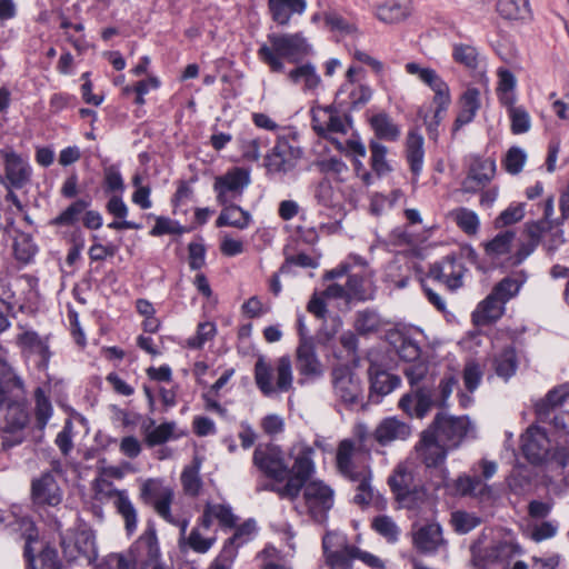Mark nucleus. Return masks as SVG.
Returning a JSON list of instances; mask_svg holds the SVG:
<instances>
[{
  "instance_id": "nucleus-51",
  "label": "nucleus",
  "mask_w": 569,
  "mask_h": 569,
  "mask_svg": "<svg viewBox=\"0 0 569 569\" xmlns=\"http://www.w3.org/2000/svg\"><path fill=\"white\" fill-rule=\"evenodd\" d=\"M381 325L377 312L372 310L359 311L355 320V329L360 335H368L379 330Z\"/></svg>"
},
{
  "instance_id": "nucleus-49",
  "label": "nucleus",
  "mask_w": 569,
  "mask_h": 569,
  "mask_svg": "<svg viewBox=\"0 0 569 569\" xmlns=\"http://www.w3.org/2000/svg\"><path fill=\"white\" fill-rule=\"evenodd\" d=\"M13 252L17 260L29 263L37 253V246L27 233H21L14 239Z\"/></svg>"
},
{
  "instance_id": "nucleus-14",
  "label": "nucleus",
  "mask_w": 569,
  "mask_h": 569,
  "mask_svg": "<svg viewBox=\"0 0 569 569\" xmlns=\"http://www.w3.org/2000/svg\"><path fill=\"white\" fill-rule=\"evenodd\" d=\"M30 498L37 507H57L62 502L63 490L54 475L46 471L31 480Z\"/></svg>"
},
{
  "instance_id": "nucleus-50",
  "label": "nucleus",
  "mask_w": 569,
  "mask_h": 569,
  "mask_svg": "<svg viewBox=\"0 0 569 569\" xmlns=\"http://www.w3.org/2000/svg\"><path fill=\"white\" fill-rule=\"evenodd\" d=\"M397 501L402 508L419 509L427 499V491L422 487L413 486L406 491L398 493Z\"/></svg>"
},
{
  "instance_id": "nucleus-32",
  "label": "nucleus",
  "mask_w": 569,
  "mask_h": 569,
  "mask_svg": "<svg viewBox=\"0 0 569 569\" xmlns=\"http://www.w3.org/2000/svg\"><path fill=\"white\" fill-rule=\"evenodd\" d=\"M306 8V0H269L272 19L280 26H287L292 14H301Z\"/></svg>"
},
{
  "instance_id": "nucleus-2",
  "label": "nucleus",
  "mask_w": 569,
  "mask_h": 569,
  "mask_svg": "<svg viewBox=\"0 0 569 569\" xmlns=\"http://www.w3.org/2000/svg\"><path fill=\"white\" fill-rule=\"evenodd\" d=\"M326 562L332 569H350L353 560H360L372 569H383L381 559L363 551L356 546L348 545L346 538L338 533H327L322 539Z\"/></svg>"
},
{
  "instance_id": "nucleus-27",
  "label": "nucleus",
  "mask_w": 569,
  "mask_h": 569,
  "mask_svg": "<svg viewBox=\"0 0 569 569\" xmlns=\"http://www.w3.org/2000/svg\"><path fill=\"white\" fill-rule=\"evenodd\" d=\"M481 107L480 91L477 88H467L459 98V113L452 127L455 134L463 126L470 123Z\"/></svg>"
},
{
  "instance_id": "nucleus-22",
  "label": "nucleus",
  "mask_w": 569,
  "mask_h": 569,
  "mask_svg": "<svg viewBox=\"0 0 569 569\" xmlns=\"http://www.w3.org/2000/svg\"><path fill=\"white\" fill-rule=\"evenodd\" d=\"M312 112V129L321 137L331 133H345L347 123L331 107H315Z\"/></svg>"
},
{
  "instance_id": "nucleus-36",
  "label": "nucleus",
  "mask_w": 569,
  "mask_h": 569,
  "mask_svg": "<svg viewBox=\"0 0 569 569\" xmlns=\"http://www.w3.org/2000/svg\"><path fill=\"white\" fill-rule=\"evenodd\" d=\"M154 426V420L150 419L148 425L142 426V431L144 435V440L149 447H154L167 442L170 439L177 438L174 435L176 431V422L169 421L163 422L157 427Z\"/></svg>"
},
{
  "instance_id": "nucleus-25",
  "label": "nucleus",
  "mask_w": 569,
  "mask_h": 569,
  "mask_svg": "<svg viewBox=\"0 0 569 569\" xmlns=\"http://www.w3.org/2000/svg\"><path fill=\"white\" fill-rule=\"evenodd\" d=\"M264 161L268 172L286 173L296 166L295 150L287 140H278L271 151L266 156Z\"/></svg>"
},
{
  "instance_id": "nucleus-5",
  "label": "nucleus",
  "mask_w": 569,
  "mask_h": 569,
  "mask_svg": "<svg viewBox=\"0 0 569 569\" xmlns=\"http://www.w3.org/2000/svg\"><path fill=\"white\" fill-rule=\"evenodd\" d=\"M139 499L169 523L178 525L179 520L171 513L174 490L160 478H148L140 485Z\"/></svg>"
},
{
  "instance_id": "nucleus-18",
  "label": "nucleus",
  "mask_w": 569,
  "mask_h": 569,
  "mask_svg": "<svg viewBox=\"0 0 569 569\" xmlns=\"http://www.w3.org/2000/svg\"><path fill=\"white\" fill-rule=\"evenodd\" d=\"M413 547L421 553L433 555L447 546L442 528L437 522L426 523L412 531Z\"/></svg>"
},
{
  "instance_id": "nucleus-39",
  "label": "nucleus",
  "mask_w": 569,
  "mask_h": 569,
  "mask_svg": "<svg viewBox=\"0 0 569 569\" xmlns=\"http://www.w3.org/2000/svg\"><path fill=\"white\" fill-rule=\"evenodd\" d=\"M495 162L486 160L475 164L469 172V176L463 184L466 191L475 190L477 187L486 184L491 180L495 173Z\"/></svg>"
},
{
  "instance_id": "nucleus-45",
  "label": "nucleus",
  "mask_w": 569,
  "mask_h": 569,
  "mask_svg": "<svg viewBox=\"0 0 569 569\" xmlns=\"http://www.w3.org/2000/svg\"><path fill=\"white\" fill-rule=\"evenodd\" d=\"M508 110L510 119V130L513 134H522L530 130L531 118L528 111L521 106L507 104L505 106Z\"/></svg>"
},
{
  "instance_id": "nucleus-17",
  "label": "nucleus",
  "mask_w": 569,
  "mask_h": 569,
  "mask_svg": "<svg viewBox=\"0 0 569 569\" xmlns=\"http://www.w3.org/2000/svg\"><path fill=\"white\" fill-rule=\"evenodd\" d=\"M521 450L531 463H541L550 453V441L541 428L529 427L521 436Z\"/></svg>"
},
{
  "instance_id": "nucleus-40",
  "label": "nucleus",
  "mask_w": 569,
  "mask_h": 569,
  "mask_svg": "<svg viewBox=\"0 0 569 569\" xmlns=\"http://www.w3.org/2000/svg\"><path fill=\"white\" fill-rule=\"evenodd\" d=\"M347 289L350 299L369 300L373 298L371 279L363 274L353 273L348 277Z\"/></svg>"
},
{
  "instance_id": "nucleus-20",
  "label": "nucleus",
  "mask_w": 569,
  "mask_h": 569,
  "mask_svg": "<svg viewBox=\"0 0 569 569\" xmlns=\"http://www.w3.org/2000/svg\"><path fill=\"white\" fill-rule=\"evenodd\" d=\"M138 565L147 567L149 562L160 559L157 530L153 525H148L143 533L132 543L129 549Z\"/></svg>"
},
{
  "instance_id": "nucleus-19",
  "label": "nucleus",
  "mask_w": 569,
  "mask_h": 569,
  "mask_svg": "<svg viewBox=\"0 0 569 569\" xmlns=\"http://www.w3.org/2000/svg\"><path fill=\"white\" fill-rule=\"evenodd\" d=\"M463 267L452 256H447L440 262L432 264L428 278L446 284L455 290L462 286Z\"/></svg>"
},
{
  "instance_id": "nucleus-56",
  "label": "nucleus",
  "mask_w": 569,
  "mask_h": 569,
  "mask_svg": "<svg viewBox=\"0 0 569 569\" xmlns=\"http://www.w3.org/2000/svg\"><path fill=\"white\" fill-rule=\"evenodd\" d=\"M388 483L397 497L398 493L406 491L412 486V475L405 466H398L389 477Z\"/></svg>"
},
{
  "instance_id": "nucleus-58",
  "label": "nucleus",
  "mask_w": 569,
  "mask_h": 569,
  "mask_svg": "<svg viewBox=\"0 0 569 569\" xmlns=\"http://www.w3.org/2000/svg\"><path fill=\"white\" fill-rule=\"evenodd\" d=\"M373 529L388 541L395 542L399 536V528L389 516H378L372 521Z\"/></svg>"
},
{
  "instance_id": "nucleus-11",
  "label": "nucleus",
  "mask_w": 569,
  "mask_h": 569,
  "mask_svg": "<svg viewBox=\"0 0 569 569\" xmlns=\"http://www.w3.org/2000/svg\"><path fill=\"white\" fill-rule=\"evenodd\" d=\"M301 490L307 513L322 523L333 506V490L320 480L306 482Z\"/></svg>"
},
{
  "instance_id": "nucleus-3",
  "label": "nucleus",
  "mask_w": 569,
  "mask_h": 569,
  "mask_svg": "<svg viewBox=\"0 0 569 569\" xmlns=\"http://www.w3.org/2000/svg\"><path fill=\"white\" fill-rule=\"evenodd\" d=\"M254 382L266 397L291 390L293 372L290 357H279L273 366L268 363L263 357H259L254 365Z\"/></svg>"
},
{
  "instance_id": "nucleus-30",
  "label": "nucleus",
  "mask_w": 569,
  "mask_h": 569,
  "mask_svg": "<svg viewBox=\"0 0 569 569\" xmlns=\"http://www.w3.org/2000/svg\"><path fill=\"white\" fill-rule=\"evenodd\" d=\"M490 368L493 372L503 380H509L515 376L518 369V356L512 346H507L503 349L495 352L489 359Z\"/></svg>"
},
{
  "instance_id": "nucleus-38",
  "label": "nucleus",
  "mask_w": 569,
  "mask_h": 569,
  "mask_svg": "<svg viewBox=\"0 0 569 569\" xmlns=\"http://www.w3.org/2000/svg\"><path fill=\"white\" fill-rule=\"evenodd\" d=\"M527 280V273L521 270L515 276L500 280L492 289V293L503 303L516 297Z\"/></svg>"
},
{
  "instance_id": "nucleus-12",
  "label": "nucleus",
  "mask_w": 569,
  "mask_h": 569,
  "mask_svg": "<svg viewBox=\"0 0 569 569\" xmlns=\"http://www.w3.org/2000/svg\"><path fill=\"white\" fill-rule=\"evenodd\" d=\"M253 465L267 477L282 482L291 475L283 452L278 446L257 447L253 452Z\"/></svg>"
},
{
  "instance_id": "nucleus-62",
  "label": "nucleus",
  "mask_w": 569,
  "mask_h": 569,
  "mask_svg": "<svg viewBox=\"0 0 569 569\" xmlns=\"http://www.w3.org/2000/svg\"><path fill=\"white\" fill-rule=\"evenodd\" d=\"M209 508V512L212 515L213 519L219 522L220 526L232 528L237 522V517L232 513V510L229 506L221 503H207Z\"/></svg>"
},
{
  "instance_id": "nucleus-15",
  "label": "nucleus",
  "mask_w": 569,
  "mask_h": 569,
  "mask_svg": "<svg viewBox=\"0 0 569 569\" xmlns=\"http://www.w3.org/2000/svg\"><path fill=\"white\" fill-rule=\"evenodd\" d=\"M399 408L411 418H423L435 406V395L430 387L421 386L405 393Z\"/></svg>"
},
{
  "instance_id": "nucleus-4",
  "label": "nucleus",
  "mask_w": 569,
  "mask_h": 569,
  "mask_svg": "<svg viewBox=\"0 0 569 569\" xmlns=\"http://www.w3.org/2000/svg\"><path fill=\"white\" fill-rule=\"evenodd\" d=\"M290 455L295 456V462L291 475L288 477L286 483L273 485L272 490L283 499L295 500L298 498L303 485L315 471V463L312 457L315 450L312 447L305 442H298L292 446Z\"/></svg>"
},
{
  "instance_id": "nucleus-21",
  "label": "nucleus",
  "mask_w": 569,
  "mask_h": 569,
  "mask_svg": "<svg viewBox=\"0 0 569 569\" xmlns=\"http://www.w3.org/2000/svg\"><path fill=\"white\" fill-rule=\"evenodd\" d=\"M1 156L4 161V180L13 188H23L31 177V168L28 162L12 149L2 150Z\"/></svg>"
},
{
  "instance_id": "nucleus-13",
  "label": "nucleus",
  "mask_w": 569,
  "mask_h": 569,
  "mask_svg": "<svg viewBox=\"0 0 569 569\" xmlns=\"http://www.w3.org/2000/svg\"><path fill=\"white\" fill-rule=\"evenodd\" d=\"M250 183V172L243 168H232L214 179L213 190L219 204H228L241 198Z\"/></svg>"
},
{
  "instance_id": "nucleus-57",
  "label": "nucleus",
  "mask_w": 569,
  "mask_h": 569,
  "mask_svg": "<svg viewBox=\"0 0 569 569\" xmlns=\"http://www.w3.org/2000/svg\"><path fill=\"white\" fill-rule=\"evenodd\" d=\"M216 542L214 536H207L201 528H193L187 538L188 546L198 553H206Z\"/></svg>"
},
{
  "instance_id": "nucleus-16",
  "label": "nucleus",
  "mask_w": 569,
  "mask_h": 569,
  "mask_svg": "<svg viewBox=\"0 0 569 569\" xmlns=\"http://www.w3.org/2000/svg\"><path fill=\"white\" fill-rule=\"evenodd\" d=\"M448 450L446 443L438 438L430 427L421 433L420 440L416 445L418 458L429 468L442 463Z\"/></svg>"
},
{
  "instance_id": "nucleus-29",
  "label": "nucleus",
  "mask_w": 569,
  "mask_h": 569,
  "mask_svg": "<svg viewBox=\"0 0 569 569\" xmlns=\"http://www.w3.org/2000/svg\"><path fill=\"white\" fill-rule=\"evenodd\" d=\"M297 369L306 377H319L322 375V365L316 353L312 341L299 343L296 350Z\"/></svg>"
},
{
  "instance_id": "nucleus-46",
  "label": "nucleus",
  "mask_w": 569,
  "mask_h": 569,
  "mask_svg": "<svg viewBox=\"0 0 569 569\" xmlns=\"http://www.w3.org/2000/svg\"><path fill=\"white\" fill-rule=\"evenodd\" d=\"M90 206V201L86 199H78L67 207L59 216L51 220L53 226H72L78 220L80 214Z\"/></svg>"
},
{
  "instance_id": "nucleus-31",
  "label": "nucleus",
  "mask_w": 569,
  "mask_h": 569,
  "mask_svg": "<svg viewBox=\"0 0 569 569\" xmlns=\"http://www.w3.org/2000/svg\"><path fill=\"white\" fill-rule=\"evenodd\" d=\"M505 311V303L492 292L483 299L472 312L477 326H486L498 320Z\"/></svg>"
},
{
  "instance_id": "nucleus-48",
  "label": "nucleus",
  "mask_w": 569,
  "mask_h": 569,
  "mask_svg": "<svg viewBox=\"0 0 569 569\" xmlns=\"http://www.w3.org/2000/svg\"><path fill=\"white\" fill-rule=\"evenodd\" d=\"M371 126L376 134L386 140H396L399 129L386 113H379L371 118Z\"/></svg>"
},
{
  "instance_id": "nucleus-28",
  "label": "nucleus",
  "mask_w": 569,
  "mask_h": 569,
  "mask_svg": "<svg viewBox=\"0 0 569 569\" xmlns=\"http://www.w3.org/2000/svg\"><path fill=\"white\" fill-rule=\"evenodd\" d=\"M23 553L28 569H62L57 549L49 545L42 546L36 553L34 548L26 543Z\"/></svg>"
},
{
  "instance_id": "nucleus-59",
  "label": "nucleus",
  "mask_w": 569,
  "mask_h": 569,
  "mask_svg": "<svg viewBox=\"0 0 569 569\" xmlns=\"http://www.w3.org/2000/svg\"><path fill=\"white\" fill-rule=\"evenodd\" d=\"M527 160V154L523 149L519 147H511L506 154L503 166L510 174H518Z\"/></svg>"
},
{
  "instance_id": "nucleus-33",
  "label": "nucleus",
  "mask_w": 569,
  "mask_h": 569,
  "mask_svg": "<svg viewBox=\"0 0 569 569\" xmlns=\"http://www.w3.org/2000/svg\"><path fill=\"white\" fill-rule=\"evenodd\" d=\"M370 380V392L371 397L377 395L378 397L390 393L400 383V379L393 376L376 365H371L368 370Z\"/></svg>"
},
{
  "instance_id": "nucleus-60",
  "label": "nucleus",
  "mask_w": 569,
  "mask_h": 569,
  "mask_svg": "<svg viewBox=\"0 0 569 569\" xmlns=\"http://www.w3.org/2000/svg\"><path fill=\"white\" fill-rule=\"evenodd\" d=\"M483 372L478 362L470 360L465 365L462 371V379L466 389L469 392H473L480 385L482 380Z\"/></svg>"
},
{
  "instance_id": "nucleus-6",
  "label": "nucleus",
  "mask_w": 569,
  "mask_h": 569,
  "mask_svg": "<svg viewBox=\"0 0 569 569\" xmlns=\"http://www.w3.org/2000/svg\"><path fill=\"white\" fill-rule=\"evenodd\" d=\"M369 459L370 450H362L361 445H357L353 440L343 439L338 443L336 467L339 473L350 481L362 479L371 471L368 466Z\"/></svg>"
},
{
  "instance_id": "nucleus-1",
  "label": "nucleus",
  "mask_w": 569,
  "mask_h": 569,
  "mask_svg": "<svg viewBox=\"0 0 569 569\" xmlns=\"http://www.w3.org/2000/svg\"><path fill=\"white\" fill-rule=\"evenodd\" d=\"M310 52V46L301 32L271 33L258 50L259 59L271 72H283L284 61L297 63Z\"/></svg>"
},
{
  "instance_id": "nucleus-44",
  "label": "nucleus",
  "mask_w": 569,
  "mask_h": 569,
  "mask_svg": "<svg viewBox=\"0 0 569 569\" xmlns=\"http://www.w3.org/2000/svg\"><path fill=\"white\" fill-rule=\"evenodd\" d=\"M498 87L497 93L499 101L502 106L513 104L516 102V78L512 72L507 69L498 70Z\"/></svg>"
},
{
  "instance_id": "nucleus-10",
  "label": "nucleus",
  "mask_w": 569,
  "mask_h": 569,
  "mask_svg": "<svg viewBox=\"0 0 569 569\" xmlns=\"http://www.w3.org/2000/svg\"><path fill=\"white\" fill-rule=\"evenodd\" d=\"M430 428L449 449L459 447L462 440L473 432V426L468 417H452L446 413H438Z\"/></svg>"
},
{
  "instance_id": "nucleus-55",
  "label": "nucleus",
  "mask_w": 569,
  "mask_h": 569,
  "mask_svg": "<svg viewBox=\"0 0 569 569\" xmlns=\"http://www.w3.org/2000/svg\"><path fill=\"white\" fill-rule=\"evenodd\" d=\"M36 399V420L38 427L43 429L48 423L52 415V406L49 398L46 396L44 391L41 388H37L34 391Z\"/></svg>"
},
{
  "instance_id": "nucleus-63",
  "label": "nucleus",
  "mask_w": 569,
  "mask_h": 569,
  "mask_svg": "<svg viewBox=\"0 0 569 569\" xmlns=\"http://www.w3.org/2000/svg\"><path fill=\"white\" fill-rule=\"evenodd\" d=\"M451 523L457 532L467 533L480 523V519L465 511H456L451 516Z\"/></svg>"
},
{
  "instance_id": "nucleus-24",
  "label": "nucleus",
  "mask_w": 569,
  "mask_h": 569,
  "mask_svg": "<svg viewBox=\"0 0 569 569\" xmlns=\"http://www.w3.org/2000/svg\"><path fill=\"white\" fill-rule=\"evenodd\" d=\"M411 427L396 417L382 419L373 431V439L382 447L405 441L411 436Z\"/></svg>"
},
{
  "instance_id": "nucleus-26",
  "label": "nucleus",
  "mask_w": 569,
  "mask_h": 569,
  "mask_svg": "<svg viewBox=\"0 0 569 569\" xmlns=\"http://www.w3.org/2000/svg\"><path fill=\"white\" fill-rule=\"evenodd\" d=\"M106 497L113 498V506L124 522L128 535H132L138 527V511L126 490L110 488Z\"/></svg>"
},
{
  "instance_id": "nucleus-35",
  "label": "nucleus",
  "mask_w": 569,
  "mask_h": 569,
  "mask_svg": "<svg viewBox=\"0 0 569 569\" xmlns=\"http://www.w3.org/2000/svg\"><path fill=\"white\" fill-rule=\"evenodd\" d=\"M106 209L109 214L116 218L114 221L110 222L108 227L113 230H126L132 229L138 230L141 228L139 223L126 220L129 209L122 200L121 196L113 194L107 202Z\"/></svg>"
},
{
  "instance_id": "nucleus-53",
  "label": "nucleus",
  "mask_w": 569,
  "mask_h": 569,
  "mask_svg": "<svg viewBox=\"0 0 569 569\" xmlns=\"http://www.w3.org/2000/svg\"><path fill=\"white\" fill-rule=\"evenodd\" d=\"M516 233L511 230H506L498 233L491 241L486 243V252L490 256H501L507 253L515 240Z\"/></svg>"
},
{
  "instance_id": "nucleus-54",
  "label": "nucleus",
  "mask_w": 569,
  "mask_h": 569,
  "mask_svg": "<svg viewBox=\"0 0 569 569\" xmlns=\"http://www.w3.org/2000/svg\"><path fill=\"white\" fill-rule=\"evenodd\" d=\"M408 9L399 3H386L377 9V18L386 23H397L407 18Z\"/></svg>"
},
{
  "instance_id": "nucleus-61",
  "label": "nucleus",
  "mask_w": 569,
  "mask_h": 569,
  "mask_svg": "<svg viewBox=\"0 0 569 569\" xmlns=\"http://www.w3.org/2000/svg\"><path fill=\"white\" fill-rule=\"evenodd\" d=\"M371 167L378 176H382L391 170L386 159L387 148L378 142L370 144Z\"/></svg>"
},
{
  "instance_id": "nucleus-34",
  "label": "nucleus",
  "mask_w": 569,
  "mask_h": 569,
  "mask_svg": "<svg viewBox=\"0 0 569 569\" xmlns=\"http://www.w3.org/2000/svg\"><path fill=\"white\" fill-rule=\"evenodd\" d=\"M221 206L223 207V209L221 210L218 219L216 220L217 227L229 226L236 229L243 230L251 223L252 217L249 211L243 210L241 207L237 204H233V202Z\"/></svg>"
},
{
  "instance_id": "nucleus-7",
  "label": "nucleus",
  "mask_w": 569,
  "mask_h": 569,
  "mask_svg": "<svg viewBox=\"0 0 569 569\" xmlns=\"http://www.w3.org/2000/svg\"><path fill=\"white\" fill-rule=\"evenodd\" d=\"M12 387L6 400V412L2 430L6 433L16 435L22 431L29 423V411L26 405L23 382L19 377L11 379Z\"/></svg>"
},
{
  "instance_id": "nucleus-47",
  "label": "nucleus",
  "mask_w": 569,
  "mask_h": 569,
  "mask_svg": "<svg viewBox=\"0 0 569 569\" xmlns=\"http://www.w3.org/2000/svg\"><path fill=\"white\" fill-rule=\"evenodd\" d=\"M456 488L463 496L483 497L489 493L488 486L479 477H459L456 481Z\"/></svg>"
},
{
  "instance_id": "nucleus-41",
  "label": "nucleus",
  "mask_w": 569,
  "mask_h": 569,
  "mask_svg": "<svg viewBox=\"0 0 569 569\" xmlns=\"http://www.w3.org/2000/svg\"><path fill=\"white\" fill-rule=\"evenodd\" d=\"M497 11L508 20L527 19L530 16L529 0H499Z\"/></svg>"
},
{
  "instance_id": "nucleus-8",
  "label": "nucleus",
  "mask_w": 569,
  "mask_h": 569,
  "mask_svg": "<svg viewBox=\"0 0 569 569\" xmlns=\"http://www.w3.org/2000/svg\"><path fill=\"white\" fill-rule=\"evenodd\" d=\"M405 69L409 74L417 76L421 82H423L435 92L433 103L437 104L436 118L438 119V123L443 119V114L451 103V96L448 84L442 80L436 70L421 67L417 62H408L405 66Z\"/></svg>"
},
{
  "instance_id": "nucleus-52",
  "label": "nucleus",
  "mask_w": 569,
  "mask_h": 569,
  "mask_svg": "<svg viewBox=\"0 0 569 569\" xmlns=\"http://www.w3.org/2000/svg\"><path fill=\"white\" fill-rule=\"evenodd\" d=\"M199 465L186 467L181 473V483L186 495L189 496H198L201 487L202 480L199 476Z\"/></svg>"
},
{
  "instance_id": "nucleus-64",
  "label": "nucleus",
  "mask_w": 569,
  "mask_h": 569,
  "mask_svg": "<svg viewBox=\"0 0 569 569\" xmlns=\"http://www.w3.org/2000/svg\"><path fill=\"white\" fill-rule=\"evenodd\" d=\"M525 217V204L517 203L509 206L503 210L495 221L496 227L502 228L520 221Z\"/></svg>"
},
{
  "instance_id": "nucleus-23",
  "label": "nucleus",
  "mask_w": 569,
  "mask_h": 569,
  "mask_svg": "<svg viewBox=\"0 0 569 569\" xmlns=\"http://www.w3.org/2000/svg\"><path fill=\"white\" fill-rule=\"evenodd\" d=\"M60 545L63 552L71 559L84 556L90 560L96 555L94 535L89 529H78L70 539L61 536Z\"/></svg>"
},
{
  "instance_id": "nucleus-37",
  "label": "nucleus",
  "mask_w": 569,
  "mask_h": 569,
  "mask_svg": "<svg viewBox=\"0 0 569 569\" xmlns=\"http://www.w3.org/2000/svg\"><path fill=\"white\" fill-rule=\"evenodd\" d=\"M569 399V383H563L550 390L536 406V412L540 418H546L551 410L561 407Z\"/></svg>"
},
{
  "instance_id": "nucleus-43",
  "label": "nucleus",
  "mask_w": 569,
  "mask_h": 569,
  "mask_svg": "<svg viewBox=\"0 0 569 569\" xmlns=\"http://www.w3.org/2000/svg\"><path fill=\"white\" fill-rule=\"evenodd\" d=\"M447 218L453 221L463 232L475 234L479 228L477 213L467 208H457L447 213Z\"/></svg>"
},
{
  "instance_id": "nucleus-9",
  "label": "nucleus",
  "mask_w": 569,
  "mask_h": 569,
  "mask_svg": "<svg viewBox=\"0 0 569 569\" xmlns=\"http://www.w3.org/2000/svg\"><path fill=\"white\" fill-rule=\"evenodd\" d=\"M332 389L336 398L345 406L361 403L363 386L360 378L347 366H337L331 371Z\"/></svg>"
},
{
  "instance_id": "nucleus-42",
  "label": "nucleus",
  "mask_w": 569,
  "mask_h": 569,
  "mask_svg": "<svg viewBox=\"0 0 569 569\" xmlns=\"http://www.w3.org/2000/svg\"><path fill=\"white\" fill-rule=\"evenodd\" d=\"M288 79L295 84H303V90H315L320 84V77L313 66L307 63L289 71Z\"/></svg>"
}]
</instances>
